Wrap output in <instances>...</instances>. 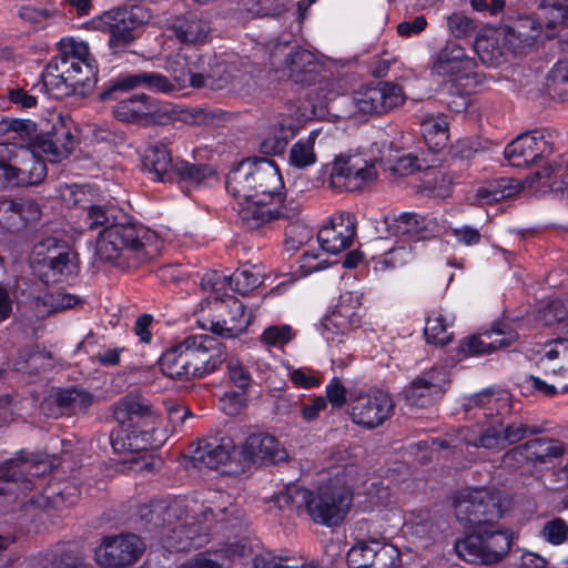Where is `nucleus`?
<instances>
[{"label": "nucleus", "mask_w": 568, "mask_h": 568, "mask_svg": "<svg viewBox=\"0 0 568 568\" xmlns=\"http://www.w3.org/2000/svg\"><path fill=\"white\" fill-rule=\"evenodd\" d=\"M138 88H148L163 93L173 91L169 78L156 72L121 74L105 83L100 93L101 102L118 101L113 106L116 120L142 125H166L176 119V112L169 103H163L146 93L124 98Z\"/></svg>", "instance_id": "nucleus-1"}, {"label": "nucleus", "mask_w": 568, "mask_h": 568, "mask_svg": "<svg viewBox=\"0 0 568 568\" xmlns=\"http://www.w3.org/2000/svg\"><path fill=\"white\" fill-rule=\"evenodd\" d=\"M141 524L150 531L172 526L174 534H185L187 539L193 537L189 534L193 526L207 523H220L234 527L242 519V510L229 501L207 506L195 499L175 500L168 504L163 500L144 505L139 510Z\"/></svg>", "instance_id": "nucleus-2"}, {"label": "nucleus", "mask_w": 568, "mask_h": 568, "mask_svg": "<svg viewBox=\"0 0 568 568\" xmlns=\"http://www.w3.org/2000/svg\"><path fill=\"white\" fill-rule=\"evenodd\" d=\"M43 87L55 99L87 97L97 85L98 65L85 42L73 39L60 41L59 53L51 59L42 74Z\"/></svg>", "instance_id": "nucleus-3"}, {"label": "nucleus", "mask_w": 568, "mask_h": 568, "mask_svg": "<svg viewBox=\"0 0 568 568\" xmlns=\"http://www.w3.org/2000/svg\"><path fill=\"white\" fill-rule=\"evenodd\" d=\"M225 361L217 339L210 335L189 336L159 359L161 372L173 379H201Z\"/></svg>", "instance_id": "nucleus-4"}, {"label": "nucleus", "mask_w": 568, "mask_h": 568, "mask_svg": "<svg viewBox=\"0 0 568 568\" xmlns=\"http://www.w3.org/2000/svg\"><path fill=\"white\" fill-rule=\"evenodd\" d=\"M148 230L129 221L125 214L109 229H103L97 242L100 260L121 268H135L144 263L149 253L145 248Z\"/></svg>", "instance_id": "nucleus-5"}, {"label": "nucleus", "mask_w": 568, "mask_h": 568, "mask_svg": "<svg viewBox=\"0 0 568 568\" xmlns=\"http://www.w3.org/2000/svg\"><path fill=\"white\" fill-rule=\"evenodd\" d=\"M226 190L236 200L267 197L281 200L284 187L280 169L267 158H248L241 161L226 176Z\"/></svg>", "instance_id": "nucleus-6"}, {"label": "nucleus", "mask_w": 568, "mask_h": 568, "mask_svg": "<svg viewBox=\"0 0 568 568\" xmlns=\"http://www.w3.org/2000/svg\"><path fill=\"white\" fill-rule=\"evenodd\" d=\"M513 540V531L496 524L473 529L455 541L454 549L467 562L496 565L507 557Z\"/></svg>", "instance_id": "nucleus-7"}, {"label": "nucleus", "mask_w": 568, "mask_h": 568, "mask_svg": "<svg viewBox=\"0 0 568 568\" xmlns=\"http://www.w3.org/2000/svg\"><path fill=\"white\" fill-rule=\"evenodd\" d=\"M151 11L142 4L122 7L104 12L95 21V28L109 33L108 45L113 54L129 52L141 36L143 26L150 22Z\"/></svg>", "instance_id": "nucleus-8"}, {"label": "nucleus", "mask_w": 568, "mask_h": 568, "mask_svg": "<svg viewBox=\"0 0 568 568\" xmlns=\"http://www.w3.org/2000/svg\"><path fill=\"white\" fill-rule=\"evenodd\" d=\"M500 491L477 488L460 493L455 499V515L465 527L477 529L498 524L506 507Z\"/></svg>", "instance_id": "nucleus-9"}, {"label": "nucleus", "mask_w": 568, "mask_h": 568, "mask_svg": "<svg viewBox=\"0 0 568 568\" xmlns=\"http://www.w3.org/2000/svg\"><path fill=\"white\" fill-rule=\"evenodd\" d=\"M305 504L306 511L316 524L338 526L346 517L353 496L344 487L325 485L316 490L296 489Z\"/></svg>", "instance_id": "nucleus-10"}, {"label": "nucleus", "mask_w": 568, "mask_h": 568, "mask_svg": "<svg viewBox=\"0 0 568 568\" xmlns=\"http://www.w3.org/2000/svg\"><path fill=\"white\" fill-rule=\"evenodd\" d=\"M271 61L275 67H282L288 78L301 85L310 87L320 81L323 64L315 54L288 41L278 42L271 52Z\"/></svg>", "instance_id": "nucleus-11"}, {"label": "nucleus", "mask_w": 568, "mask_h": 568, "mask_svg": "<svg viewBox=\"0 0 568 568\" xmlns=\"http://www.w3.org/2000/svg\"><path fill=\"white\" fill-rule=\"evenodd\" d=\"M212 310L219 314L212 318L201 317L200 325L223 338H235L243 334L252 322V315L246 313L244 304L230 295L222 300L219 295L209 301Z\"/></svg>", "instance_id": "nucleus-12"}, {"label": "nucleus", "mask_w": 568, "mask_h": 568, "mask_svg": "<svg viewBox=\"0 0 568 568\" xmlns=\"http://www.w3.org/2000/svg\"><path fill=\"white\" fill-rule=\"evenodd\" d=\"M377 179L373 163L358 154H339L329 174V185L338 192H359Z\"/></svg>", "instance_id": "nucleus-13"}, {"label": "nucleus", "mask_w": 568, "mask_h": 568, "mask_svg": "<svg viewBox=\"0 0 568 568\" xmlns=\"http://www.w3.org/2000/svg\"><path fill=\"white\" fill-rule=\"evenodd\" d=\"M551 134L544 130H534L520 134L505 149V158L510 165L516 168H529L538 165L554 153Z\"/></svg>", "instance_id": "nucleus-14"}, {"label": "nucleus", "mask_w": 568, "mask_h": 568, "mask_svg": "<svg viewBox=\"0 0 568 568\" xmlns=\"http://www.w3.org/2000/svg\"><path fill=\"white\" fill-rule=\"evenodd\" d=\"M144 549L143 540L134 534L108 536L95 549V560L102 568H123L136 562Z\"/></svg>", "instance_id": "nucleus-15"}, {"label": "nucleus", "mask_w": 568, "mask_h": 568, "mask_svg": "<svg viewBox=\"0 0 568 568\" xmlns=\"http://www.w3.org/2000/svg\"><path fill=\"white\" fill-rule=\"evenodd\" d=\"M539 433H541V428L538 426L498 418L487 426L477 438L467 442V444L477 448L503 450L510 445L518 444L528 436Z\"/></svg>", "instance_id": "nucleus-16"}, {"label": "nucleus", "mask_w": 568, "mask_h": 568, "mask_svg": "<svg viewBox=\"0 0 568 568\" xmlns=\"http://www.w3.org/2000/svg\"><path fill=\"white\" fill-rule=\"evenodd\" d=\"M394 408L392 397L385 392L359 394L351 403V418L355 424L373 429L390 418Z\"/></svg>", "instance_id": "nucleus-17"}, {"label": "nucleus", "mask_w": 568, "mask_h": 568, "mask_svg": "<svg viewBox=\"0 0 568 568\" xmlns=\"http://www.w3.org/2000/svg\"><path fill=\"white\" fill-rule=\"evenodd\" d=\"M355 106L364 114H383L404 102L402 88L390 82L368 85L353 95Z\"/></svg>", "instance_id": "nucleus-18"}, {"label": "nucleus", "mask_w": 568, "mask_h": 568, "mask_svg": "<svg viewBox=\"0 0 568 568\" xmlns=\"http://www.w3.org/2000/svg\"><path fill=\"white\" fill-rule=\"evenodd\" d=\"M518 334L507 324H496L490 329L465 337L457 353L467 356H479L510 346L517 341Z\"/></svg>", "instance_id": "nucleus-19"}, {"label": "nucleus", "mask_w": 568, "mask_h": 568, "mask_svg": "<svg viewBox=\"0 0 568 568\" xmlns=\"http://www.w3.org/2000/svg\"><path fill=\"white\" fill-rule=\"evenodd\" d=\"M445 373L440 369H429L414 378L404 388L403 396L410 407L425 408L433 405L445 393Z\"/></svg>", "instance_id": "nucleus-20"}, {"label": "nucleus", "mask_w": 568, "mask_h": 568, "mask_svg": "<svg viewBox=\"0 0 568 568\" xmlns=\"http://www.w3.org/2000/svg\"><path fill=\"white\" fill-rule=\"evenodd\" d=\"M51 470V464L41 455L20 450L14 458L3 462L1 477L7 481H20L23 489H32L30 477H40Z\"/></svg>", "instance_id": "nucleus-21"}, {"label": "nucleus", "mask_w": 568, "mask_h": 568, "mask_svg": "<svg viewBox=\"0 0 568 568\" xmlns=\"http://www.w3.org/2000/svg\"><path fill=\"white\" fill-rule=\"evenodd\" d=\"M241 455L248 464L276 465L288 459V454L278 440L264 433L250 435L242 446Z\"/></svg>", "instance_id": "nucleus-22"}, {"label": "nucleus", "mask_w": 568, "mask_h": 568, "mask_svg": "<svg viewBox=\"0 0 568 568\" xmlns=\"http://www.w3.org/2000/svg\"><path fill=\"white\" fill-rule=\"evenodd\" d=\"M476 65L475 58L468 57L460 44L448 41L433 58L430 72L438 77H467Z\"/></svg>", "instance_id": "nucleus-23"}, {"label": "nucleus", "mask_w": 568, "mask_h": 568, "mask_svg": "<svg viewBox=\"0 0 568 568\" xmlns=\"http://www.w3.org/2000/svg\"><path fill=\"white\" fill-rule=\"evenodd\" d=\"M94 403L95 396L92 393L82 387L70 386L53 388L47 400V406L57 417L59 415H84Z\"/></svg>", "instance_id": "nucleus-24"}, {"label": "nucleus", "mask_w": 568, "mask_h": 568, "mask_svg": "<svg viewBox=\"0 0 568 568\" xmlns=\"http://www.w3.org/2000/svg\"><path fill=\"white\" fill-rule=\"evenodd\" d=\"M562 453L564 445L559 440L535 438L509 449L505 454V458L514 460L518 465L525 463L537 465L550 463L554 458L561 456Z\"/></svg>", "instance_id": "nucleus-25"}, {"label": "nucleus", "mask_w": 568, "mask_h": 568, "mask_svg": "<svg viewBox=\"0 0 568 568\" xmlns=\"http://www.w3.org/2000/svg\"><path fill=\"white\" fill-rule=\"evenodd\" d=\"M77 143V135L60 121L59 124H52L51 130L40 129V135L36 138V150L48 155L51 162H60L72 153Z\"/></svg>", "instance_id": "nucleus-26"}, {"label": "nucleus", "mask_w": 568, "mask_h": 568, "mask_svg": "<svg viewBox=\"0 0 568 568\" xmlns=\"http://www.w3.org/2000/svg\"><path fill=\"white\" fill-rule=\"evenodd\" d=\"M113 416L119 427L155 430L156 416L145 400L124 397L114 405Z\"/></svg>", "instance_id": "nucleus-27"}, {"label": "nucleus", "mask_w": 568, "mask_h": 568, "mask_svg": "<svg viewBox=\"0 0 568 568\" xmlns=\"http://www.w3.org/2000/svg\"><path fill=\"white\" fill-rule=\"evenodd\" d=\"M355 234V219L346 213L333 219L329 226L320 230L317 241L322 250L336 254L352 245Z\"/></svg>", "instance_id": "nucleus-28"}, {"label": "nucleus", "mask_w": 568, "mask_h": 568, "mask_svg": "<svg viewBox=\"0 0 568 568\" xmlns=\"http://www.w3.org/2000/svg\"><path fill=\"white\" fill-rule=\"evenodd\" d=\"M151 429L118 427L110 433L109 442L116 454L139 453L156 447Z\"/></svg>", "instance_id": "nucleus-29"}, {"label": "nucleus", "mask_w": 568, "mask_h": 568, "mask_svg": "<svg viewBox=\"0 0 568 568\" xmlns=\"http://www.w3.org/2000/svg\"><path fill=\"white\" fill-rule=\"evenodd\" d=\"M239 201V221L247 231L260 230L274 221L271 199L255 197Z\"/></svg>", "instance_id": "nucleus-30"}, {"label": "nucleus", "mask_w": 568, "mask_h": 568, "mask_svg": "<svg viewBox=\"0 0 568 568\" xmlns=\"http://www.w3.org/2000/svg\"><path fill=\"white\" fill-rule=\"evenodd\" d=\"M230 82V74L226 71L224 62L216 55H202L197 61V73L195 78V88H210L213 90L224 89Z\"/></svg>", "instance_id": "nucleus-31"}, {"label": "nucleus", "mask_w": 568, "mask_h": 568, "mask_svg": "<svg viewBox=\"0 0 568 568\" xmlns=\"http://www.w3.org/2000/svg\"><path fill=\"white\" fill-rule=\"evenodd\" d=\"M175 161L165 144L156 142L150 145L142 158L143 170L154 174L158 181H172Z\"/></svg>", "instance_id": "nucleus-32"}, {"label": "nucleus", "mask_w": 568, "mask_h": 568, "mask_svg": "<svg viewBox=\"0 0 568 568\" xmlns=\"http://www.w3.org/2000/svg\"><path fill=\"white\" fill-rule=\"evenodd\" d=\"M41 153L34 149H21V158L16 168L13 178L17 184L37 185L47 176V166L41 158L37 155Z\"/></svg>", "instance_id": "nucleus-33"}, {"label": "nucleus", "mask_w": 568, "mask_h": 568, "mask_svg": "<svg viewBox=\"0 0 568 568\" xmlns=\"http://www.w3.org/2000/svg\"><path fill=\"white\" fill-rule=\"evenodd\" d=\"M233 449L234 444L231 438H222L220 443L202 440L192 458L207 468L216 469L230 459Z\"/></svg>", "instance_id": "nucleus-34"}, {"label": "nucleus", "mask_w": 568, "mask_h": 568, "mask_svg": "<svg viewBox=\"0 0 568 568\" xmlns=\"http://www.w3.org/2000/svg\"><path fill=\"white\" fill-rule=\"evenodd\" d=\"M197 61L200 53L193 51L191 53H179L169 63V69L173 81H169L174 89H184L186 87L195 88V78L197 73Z\"/></svg>", "instance_id": "nucleus-35"}, {"label": "nucleus", "mask_w": 568, "mask_h": 568, "mask_svg": "<svg viewBox=\"0 0 568 568\" xmlns=\"http://www.w3.org/2000/svg\"><path fill=\"white\" fill-rule=\"evenodd\" d=\"M75 254H63L60 257L47 256L38 260L39 277L45 283H59L64 281L75 271Z\"/></svg>", "instance_id": "nucleus-36"}, {"label": "nucleus", "mask_w": 568, "mask_h": 568, "mask_svg": "<svg viewBox=\"0 0 568 568\" xmlns=\"http://www.w3.org/2000/svg\"><path fill=\"white\" fill-rule=\"evenodd\" d=\"M170 29L183 43L204 42L210 31L209 23L195 13L176 18Z\"/></svg>", "instance_id": "nucleus-37"}, {"label": "nucleus", "mask_w": 568, "mask_h": 568, "mask_svg": "<svg viewBox=\"0 0 568 568\" xmlns=\"http://www.w3.org/2000/svg\"><path fill=\"white\" fill-rule=\"evenodd\" d=\"M519 191L518 184H513L511 180L501 178L490 181L478 187L476 191V201L481 205H489L501 200L508 199Z\"/></svg>", "instance_id": "nucleus-38"}, {"label": "nucleus", "mask_w": 568, "mask_h": 568, "mask_svg": "<svg viewBox=\"0 0 568 568\" xmlns=\"http://www.w3.org/2000/svg\"><path fill=\"white\" fill-rule=\"evenodd\" d=\"M13 133L12 139H21L36 150V138L40 135L38 124L29 119L4 118L0 121V134Z\"/></svg>", "instance_id": "nucleus-39"}, {"label": "nucleus", "mask_w": 568, "mask_h": 568, "mask_svg": "<svg viewBox=\"0 0 568 568\" xmlns=\"http://www.w3.org/2000/svg\"><path fill=\"white\" fill-rule=\"evenodd\" d=\"M384 222L388 233L394 236L417 235L426 229L425 219L415 213H403L393 219L386 216Z\"/></svg>", "instance_id": "nucleus-40"}, {"label": "nucleus", "mask_w": 568, "mask_h": 568, "mask_svg": "<svg viewBox=\"0 0 568 568\" xmlns=\"http://www.w3.org/2000/svg\"><path fill=\"white\" fill-rule=\"evenodd\" d=\"M213 174L214 170L207 164H196L184 160H175L174 169L172 171V181L176 179L179 182H187L199 185Z\"/></svg>", "instance_id": "nucleus-41"}, {"label": "nucleus", "mask_w": 568, "mask_h": 568, "mask_svg": "<svg viewBox=\"0 0 568 568\" xmlns=\"http://www.w3.org/2000/svg\"><path fill=\"white\" fill-rule=\"evenodd\" d=\"M422 134L428 148L437 152L447 143L448 123L443 116L425 119L422 123Z\"/></svg>", "instance_id": "nucleus-42"}, {"label": "nucleus", "mask_w": 568, "mask_h": 568, "mask_svg": "<svg viewBox=\"0 0 568 568\" xmlns=\"http://www.w3.org/2000/svg\"><path fill=\"white\" fill-rule=\"evenodd\" d=\"M537 16L547 28L568 27V0H542Z\"/></svg>", "instance_id": "nucleus-43"}, {"label": "nucleus", "mask_w": 568, "mask_h": 568, "mask_svg": "<svg viewBox=\"0 0 568 568\" xmlns=\"http://www.w3.org/2000/svg\"><path fill=\"white\" fill-rule=\"evenodd\" d=\"M546 87L552 99L568 101V59L559 60L554 65L548 73Z\"/></svg>", "instance_id": "nucleus-44"}, {"label": "nucleus", "mask_w": 568, "mask_h": 568, "mask_svg": "<svg viewBox=\"0 0 568 568\" xmlns=\"http://www.w3.org/2000/svg\"><path fill=\"white\" fill-rule=\"evenodd\" d=\"M39 568H94L77 554L63 549L48 551L39 561Z\"/></svg>", "instance_id": "nucleus-45"}, {"label": "nucleus", "mask_w": 568, "mask_h": 568, "mask_svg": "<svg viewBox=\"0 0 568 568\" xmlns=\"http://www.w3.org/2000/svg\"><path fill=\"white\" fill-rule=\"evenodd\" d=\"M424 335L429 344L445 346L453 339V333L448 331L446 320L442 314L427 317Z\"/></svg>", "instance_id": "nucleus-46"}, {"label": "nucleus", "mask_w": 568, "mask_h": 568, "mask_svg": "<svg viewBox=\"0 0 568 568\" xmlns=\"http://www.w3.org/2000/svg\"><path fill=\"white\" fill-rule=\"evenodd\" d=\"M24 229L16 199L0 201V232L17 233Z\"/></svg>", "instance_id": "nucleus-47"}, {"label": "nucleus", "mask_w": 568, "mask_h": 568, "mask_svg": "<svg viewBox=\"0 0 568 568\" xmlns=\"http://www.w3.org/2000/svg\"><path fill=\"white\" fill-rule=\"evenodd\" d=\"M377 539L361 540L347 552L349 568H371L374 562V549Z\"/></svg>", "instance_id": "nucleus-48"}, {"label": "nucleus", "mask_w": 568, "mask_h": 568, "mask_svg": "<svg viewBox=\"0 0 568 568\" xmlns=\"http://www.w3.org/2000/svg\"><path fill=\"white\" fill-rule=\"evenodd\" d=\"M316 135L317 133L313 131L307 140H300L292 146L290 161L294 166L302 169L315 162L314 140Z\"/></svg>", "instance_id": "nucleus-49"}, {"label": "nucleus", "mask_w": 568, "mask_h": 568, "mask_svg": "<svg viewBox=\"0 0 568 568\" xmlns=\"http://www.w3.org/2000/svg\"><path fill=\"white\" fill-rule=\"evenodd\" d=\"M235 548H237V545H232L230 548L221 551L200 554L190 564L199 568H231L232 559L230 554H235Z\"/></svg>", "instance_id": "nucleus-50"}, {"label": "nucleus", "mask_w": 568, "mask_h": 568, "mask_svg": "<svg viewBox=\"0 0 568 568\" xmlns=\"http://www.w3.org/2000/svg\"><path fill=\"white\" fill-rule=\"evenodd\" d=\"M21 158V149L12 144L0 143V174L9 182L16 176V168Z\"/></svg>", "instance_id": "nucleus-51"}, {"label": "nucleus", "mask_w": 568, "mask_h": 568, "mask_svg": "<svg viewBox=\"0 0 568 568\" xmlns=\"http://www.w3.org/2000/svg\"><path fill=\"white\" fill-rule=\"evenodd\" d=\"M120 214L122 213L115 207L92 205L88 210V219L90 221L89 227L91 230L97 229L98 226L109 229L110 225H113L120 220Z\"/></svg>", "instance_id": "nucleus-52"}, {"label": "nucleus", "mask_w": 568, "mask_h": 568, "mask_svg": "<svg viewBox=\"0 0 568 568\" xmlns=\"http://www.w3.org/2000/svg\"><path fill=\"white\" fill-rule=\"evenodd\" d=\"M260 285V276L250 270H236L231 276H229V286L241 295H246Z\"/></svg>", "instance_id": "nucleus-53"}, {"label": "nucleus", "mask_w": 568, "mask_h": 568, "mask_svg": "<svg viewBox=\"0 0 568 568\" xmlns=\"http://www.w3.org/2000/svg\"><path fill=\"white\" fill-rule=\"evenodd\" d=\"M373 560L371 568H394L399 561V551L395 546L377 540Z\"/></svg>", "instance_id": "nucleus-54"}, {"label": "nucleus", "mask_w": 568, "mask_h": 568, "mask_svg": "<svg viewBox=\"0 0 568 568\" xmlns=\"http://www.w3.org/2000/svg\"><path fill=\"white\" fill-rule=\"evenodd\" d=\"M450 33L458 39L469 38L476 33L477 26L474 20L462 12H455L447 18Z\"/></svg>", "instance_id": "nucleus-55"}, {"label": "nucleus", "mask_w": 568, "mask_h": 568, "mask_svg": "<svg viewBox=\"0 0 568 568\" xmlns=\"http://www.w3.org/2000/svg\"><path fill=\"white\" fill-rule=\"evenodd\" d=\"M566 320H568V300L550 301L546 307L540 311V321L546 326H551Z\"/></svg>", "instance_id": "nucleus-56"}, {"label": "nucleus", "mask_w": 568, "mask_h": 568, "mask_svg": "<svg viewBox=\"0 0 568 568\" xmlns=\"http://www.w3.org/2000/svg\"><path fill=\"white\" fill-rule=\"evenodd\" d=\"M247 11L261 17H276L286 8L283 0H244Z\"/></svg>", "instance_id": "nucleus-57"}, {"label": "nucleus", "mask_w": 568, "mask_h": 568, "mask_svg": "<svg viewBox=\"0 0 568 568\" xmlns=\"http://www.w3.org/2000/svg\"><path fill=\"white\" fill-rule=\"evenodd\" d=\"M285 245L287 250H298L313 236L312 230L297 222L290 224L285 231Z\"/></svg>", "instance_id": "nucleus-58"}, {"label": "nucleus", "mask_w": 568, "mask_h": 568, "mask_svg": "<svg viewBox=\"0 0 568 568\" xmlns=\"http://www.w3.org/2000/svg\"><path fill=\"white\" fill-rule=\"evenodd\" d=\"M16 202L24 227L41 220L42 205L38 200L32 197H17Z\"/></svg>", "instance_id": "nucleus-59"}, {"label": "nucleus", "mask_w": 568, "mask_h": 568, "mask_svg": "<svg viewBox=\"0 0 568 568\" xmlns=\"http://www.w3.org/2000/svg\"><path fill=\"white\" fill-rule=\"evenodd\" d=\"M272 207H273V217L274 221L284 219V220H293L295 219L301 211V205L292 200H287L285 194L281 193V200L271 199Z\"/></svg>", "instance_id": "nucleus-60"}, {"label": "nucleus", "mask_w": 568, "mask_h": 568, "mask_svg": "<svg viewBox=\"0 0 568 568\" xmlns=\"http://www.w3.org/2000/svg\"><path fill=\"white\" fill-rule=\"evenodd\" d=\"M36 250L38 260L47 256L60 257L63 254H70V252L72 251V248L65 241L58 240L54 237H48L43 240L36 246Z\"/></svg>", "instance_id": "nucleus-61"}, {"label": "nucleus", "mask_w": 568, "mask_h": 568, "mask_svg": "<svg viewBox=\"0 0 568 568\" xmlns=\"http://www.w3.org/2000/svg\"><path fill=\"white\" fill-rule=\"evenodd\" d=\"M542 535L550 544L560 545L568 539V525L561 518H554L545 524Z\"/></svg>", "instance_id": "nucleus-62"}, {"label": "nucleus", "mask_w": 568, "mask_h": 568, "mask_svg": "<svg viewBox=\"0 0 568 568\" xmlns=\"http://www.w3.org/2000/svg\"><path fill=\"white\" fill-rule=\"evenodd\" d=\"M476 48L478 58L484 64L497 67L501 63L504 52L498 47H495L494 41L488 39L479 41Z\"/></svg>", "instance_id": "nucleus-63"}, {"label": "nucleus", "mask_w": 568, "mask_h": 568, "mask_svg": "<svg viewBox=\"0 0 568 568\" xmlns=\"http://www.w3.org/2000/svg\"><path fill=\"white\" fill-rule=\"evenodd\" d=\"M293 335L290 325L270 326L264 331L262 342L268 346H282L292 341Z\"/></svg>", "instance_id": "nucleus-64"}]
</instances>
